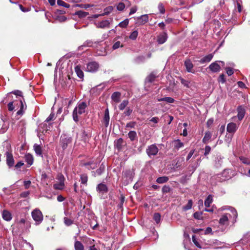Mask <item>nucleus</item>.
Segmentation results:
<instances>
[{"label":"nucleus","mask_w":250,"mask_h":250,"mask_svg":"<svg viewBox=\"0 0 250 250\" xmlns=\"http://www.w3.org/2000/svg\"><path fill=\"white\" fill-rule=\"evenodd\" d=\"M15 96L16 99L14 101L9 103L8 104V109L9 111H12L15 107L17 106V109L20 107V109L17 112V116H21L23 115L24 110L26 108L25 104H24V100L22 95V92L19 90H15L13 91Z\"/></svg>","instance_id":"nucleus-1"},{"label":"nucleus","mask_w":250,"mask_h":250,"mask_svg":"<svg viewBox=\"0 0 250 250\" xmlns=\"http://www.w3.org/2000/svg\"><path fill=\"white\" fill-rule=\"evenodd\" d=\"M231 214L226 213L222 215L219 220V224L220 226H228L229 225V221L233 218L232 223L234 224L236 222V219L237 217V211L234 209L232 208L231 209Z\"/></svg>","instance_id":"nucleus-2"},{"label":"nucleus","mask_w":250,"mask_h":250,"mask_svg":"<svg viewBox=\"0 0 250 250\" xmlns=\"http://www.w3.org/2000/svg\"><path fill=\"white\" fill-rule=\"evenodd\" d=\"M86 104L85 102L79 103L77 106L74 108L73 112V120L75 122H78V114L81 115L85 112Z\"/></svg>","instance_id":"nucleus-3"},{"label":"nucleus","mask_w":250,"mask_h":250,"mask_svg":"<svg viewBox=\"0 0 250 250\" xmlns=\"http://www.w3.org/2000/svg\"><path fill=\"white\" fill-rule=\"evenodd\" d=\"M31 215L32 218L36 222V225H39L42 222L43 216L39 209L36 208L34 209L31 212Z\"/></svg>","instance_id":"nucleus-4"},{"label":"nucleus","mask_w":250,"mask_h":250,"mask_svg":"<svg viewBox=\"0 0 250 250\" xmlns=\"http://www.w3.org/2000/svg\"><path fill=\"white\" fill-rule=\"evenodd\" d=\"M158 148L155 145H151L149 146L146 149V153L150 157L151 156L156 155L158 152Z\"/></svg>","instance_id":"nucleus-5"},{"label":"nucleus","mask_w":250,"mask_h":250,"mask_svg":"<svg viewBox=\"0 0 250 250\" xmlns=\"http://www.w3.org/2000/svg\"><path fill=\"white\" fill-rule=\"evenodd\" d=\"M54 116L55 115L54 113L50 114L48 117L47 118L45 122L40 125V127L43 129L42 130V133H44V132H46L47 130H49L47 126L46 123H49L50 121L53 120L54 118Z\"/></svg>","instance_id":"nucleus-6"},{"label":"nucleus","mask_w":250,"mask_h":250,"mask_svg":"<svg viewBox=\"0 0 250 250\" xmlns=\"http://www.w3.org/2000/svg\"><path fill=\"white\" fill-rule=\"evenodd\" d=\"M99 64L95 62H92L87 64L86 70L88 72H94L99 68Z\"/></svg>","instance_id":"nucleus-7"},{"label":"nucleus","mask_w":250,"mask_h":250,"mask_svg":"<svg viewBox=\"0 0 250 250\" xmlns=\"http://www.w3.org/2000/svg\"><path fill=\"white\" fill-rule=\"evenodd\" d=\"M134 172L130 170H126L124 172L123 178H125V181L127 183L131 182L134 176Z\"/></svg>","instance_id":"nucleus-8"},{"label":"nucleus","mask_w":250,"mask_h":250,"mask_svg":"<svg viewBox=\"0 0 250 250\" xmlns=\"http://www.w3.org/2000/svg\"><path fill=\"white\" fill-rule=\"evenodd\" d=\"M72 140L70 137H65V136L61 137V143L63 149H65L67 147L68 144H70Z\"/></svg>","instance_id":"nucleus-9"},{"label":"nucleus","mask_w":250,"mask_h":250,"mask_svg":"<svg viewBox=\"0 0 250 250\" xmlns=\"http://www.w3.org/2000/svg\"><path fill=\"white\" fill-rule=\"evenodd\" d=\"M238 126L234 123H230L228 124L227 126V131L228 132L234 134L237 130Z\"/></svg>","instance_id":"nucleus-10"},{"label":"nucleus","mask_w":250,"mask_h":250,"mask_svg":"<svg viewBox=\"0 0 250 250\" xmlns=\"http://www.w3.org/2000/svg\"><path fill=\"white\" fill-rule=\"evenodd\" d=\"M208 68L210 69V70L214 73L218 72L220 71L221 69L220 66L218 64V62H214L211 63L209 67Z\"/></svg>","instance_id":"nucleus-11"},{"label":"nucleus","mask_w":250,"mask_h":250,"mask_svg":"<svg viewBox=\"0 0 250 250\" xmlns=\"http://www.w3.org/2000/svg\"><path fill=\"white\" fill-rule=\"evenodd\" d=\"M138 23L139 25H143L147 22L149 20L148 15L145 14L137 18Z\"/></svg>","instance_id":"nucleus-12"},{"label":"nucleus","mask_w":250,"mask_h":250,"mask_svg":"<svg viewBox=\"0 0 250 250\" xmlns=\"http://www.w3.org/2000/svg\"><path fill=\"white\" fill-rule=\"evenodd\" d=\"M6 163L9 167L13 166L14 164V160L13 155L9 152H6Z\"/></svg>","instance_id":"nucleus-13"},{"label":"nucleus","mask_w":250,"mask_h":250,"mask_svg":"<svg viewBox=\"0 0 250 250\" xmlns=\"http://www.w3.org/2000/svg\"><path fill=\"white\" fill-rule=\"evenodd\" d=\"M97 191L100 193H104L108 191V188L106 185L103 183L99 184L97 187Z\"/></svg>","instance_id":"nucleus-14"},{"label":"nucleus","mask_w":250,"mask_h":250,"mask_svg":"<svg viewBox=\"0 0 250 250\" xmlns=\"http://www.w3.org/2000/svg\"><path fill=\"white\" fill-rule=\"evenodd\" d=\"M110 120L109 110L108 108H106L104 112V115L103 119V123L105 127H107L109 125Z\"/></svg>","instance_id":"nucleus-15"},{"label":"nucleus","mask_w":250,"mask_h":250,"mask_svg":"<svg viewBox=\"0 0 250 250\" xmlns=\"http://www.w3.org/2000/svg\"><path fill=\"white\" fill-rule=\"evenodd\" d=\"M2 217L4 220L6 221H10L12 218L11 213L7 210H3L2 213Z\"/></svg>","instance_id":"nucleus-16"},{"label":"nucleus","mask_w":250,"mask_h":250,"mask_svg":"<svg viewBox=\"0 0 250 250\" xmlns=\"http://www.w3.org/2000/svg\"><path fill=\"white\" fill-rule=\"evenodd\" d=\"M110 25V22L108 20H105L101 21L98 22L96 24V26L97 28H104L106 27H109Z\"/></svg>","instance_id":"nucleus-17"},{"label":"nucleus","mask_w":250,"mask_h":250,"mask_svg":"<svg viewBox=\"0 0 250 250\" xmlns=\"http://www.w3.org/2000/svg\"><path fill=\"white\" fill-rule=\"evenodd\" d=\"M237 117L239 120H242L245 114V110L242 106H240L237 108Z\"/></svg>","instance_id":"nucleus-18"},{"label":"nucleus","mask_w":250,"mask_h":250,"mask_svg":"<svg viewBox=\"0 0 250 250\" xmlns=\"http://www.w3.org/2000/svg\"><path fill=\"white\" fill-rule=\"evenodd\" d=\"M167 34L166 33H163L158 36L157 42L159 44H163L167 41Z\"/></svg>","instance_id":"nucleus-19"},{"label":"nucleus","mask_w":250,"mask_h":250,"mask_svg":"<svg viewBox=\"0 0 250 250\" xmlns=\"http://www.w3.org/2000/svg\"><path fill=\"white\" fill-rule=\"evenodd\" d=\"M96 43V42H93L91 40H87L85 41L82 45L79 46L78 49L80 50H83V48L84 47H93L94 46L93 44Z\"/></svg>","instance_id":"nucleus-20"},{"label":"nucleus","mask_w":250,"mask_h":250,"mask_svg":"<svg viewBox=\"0 0 250 250\" xmlns=\"http://www.w3.org/2000/svg\"><path fill=\"white\" fill-rule=\"evenodd\" d=\"M25 160L30 166L33 163L34 158L33 156L30 154L28 153L25 155Z\"/></svg>","instance_id":"nucleus-21"},{"label":"nucleus","mask_w":250,"mask_h":250,"mask_svg":"<svg viewBox=\"0 0 250 250\" xmlns=\"http://www.w3.org/2000/svg\"><path fill=\"white\" fill-rule=\"evenodd\" d=\"M120 97L121 93L118 92H115L112 94L111 98L115 102L119 103L120 102Z\"/></svg>","instance_id":"nucleus-22"},{"label":"nucleus","mask_w":250,"mask_h":250,"mask_svg":"<svg viewBox=\"0 0 250 250\" xmlns=\"http://www.w3.org/2000/svg\"><path fill=\"white\" fill-rule=\"evenodd\" d=\"M213 57V54H208V55L205 56L203 58H202L200 60V62L203 63H205V62H209L212 60Z\"/></svg>","instance_id":"nucleus-23"},{"label":"nucleus","mask_w":250,"mask_h":250,"mask_svg":"<svg viewBox=\"0 0 250 250\" xmlns=\"http://www.w3.org/2000/svg\"><path fill=\"white\" fill-rule=\"evenodd\" d=\"M33 147L34 150L37 155L41 156L42 155V147L40 145L35 144H34Z\"/></svg>","instance_id":"nucleus-24"},{"label":"nucleus","mask_w":250,"mask_h":250,"mask_svg":"<svg viewBox=\"0 0 250 250\" xmlns=\"http://www.w3.org/2000/svg\"><path fill=\"white\" fill-rule=\"evenodd\" d=\"M74 248L75 250H84L83 245L79 241H76L75 242Z\"/></svg>","instance_id":"nucleus-25"},{"label":"nucleus","mask_w":250,"mask_h":250,"mask_svg":"<svg viewBox=\"0 0 250 250\" xmlns=\"http://www.w3.org/2000/svg\"><path fill=\"white\" fill-rule=\"evenodd\" d=\"M75 71L78 77H79L81 79L83 77V71L81 69V68L79 65H77L75 67Z\"/></svg>","instance_id":"nucleus-26"},{"label":"nucleus","mask_w":250,"mask_h":250,"mask_svg":"<svg viewBox=\"0 0 250 250\" xmlns=\"http://www.w3.org/2000/svg\"><path fill=\"white\" fill-rule=\"evenodd\" d=\"M185 65L186 67L187 70L189 72H191L193 68V64L189 60H187L185 62Z\"/></svg>","instance_id":"nucleus-27"},{"label":"nucleus","mask_w":250,"mask_h":250,"mask_svg":"<svg viewBox=\"0 0 250 250\" xmlns=\"http://www.w3.org/2000/svg\"><path fill=\"white\" fill-rule=\"evenodd\" d=\"M212 202L213 197L211 195H209L205 201V206L206 207H209Z\"/></svg>","instance_id":"nucleus-28"},{"label":"nucleus","mask_w":250,"mask_h":250,"mask_svg":"<svg viewBox=\"0 0 250 250\" xmlns=\"http://www.w3.org/2000/svg\"><path fill=\"white\" fill-rule=\"evenodd\" d=\"M158 101L162 102L165 101L167 103H173L175 101L174 99L171 97H167L163 98L158 99Z\"/></svg>","instance_id":"nucleus-29"},{"label":"nucleus","mask_w":250,"mask_h":250,"mask_svg":"<svg viewBox=\"0 0 250 250\" xmlns=\"http://www.w3.org/2000/svg\"><path fill=\"white\" fill-rule=\"evenodd\" d=\"M64 187V183L62 181L59 182L58 183H56L54 185V188L56 189L62 190L63 189Z\"/></svg>","instance_id":"nucleus-30"},{"label":"nucleus","mask_w":250,"mask_h":250,"mask_svg":"<svg viewBox=\"0 0 250 250\" xmlns=\"http://www.w3.org/2000/svg\"><path fill=\"white\" fill-rule=\"evenodd\" d=\"M211 134L210 132L208 131L205 133V136L203 139V142L204 143H207L210 139Z\"/></svg>","instance_id":"nucleus-31"},{"label":"nucleus","mask_w":250,"mask_h":250,"mask_svg":"<svg viewBox=\"0 0 250 250\" xmlns=\"http://www.w3.org/2000/svg\"><path fill=\"white\" fill-rule=\"evenodd\" d=\"M168 180V178L167 176H162L157 179V182L159 184H163L167 182Z\"/></svg>","instance_id":"nucleus-32"},{"label":"nucleus","mask_w":250,"mask_h":250,"mask_svg":"<svg viewBox=\"0 0 250 250\" xmlns=\"http://www.w3.org/2000/svg\"><path fill=\"white\" fill-rule=\"evenodd\" d=\"M88 180V177L86 174H83L81 176V184L86 185Z\"/></svg>","instance_id":"nucleus-33"},{"label":"nucleus","mask_w":250,"mask_h":250,"mask_svg":"<svg viewBox=\"0 0 250 250\" xmlns=\"http://www.w3.org/2000/svg\"><path fill=\"white\" fill-rule=\"evenodd\" d=\"M64 223L67 226H70L73 224L74 221L70 218L65 217L63 218Z\"/></svg>","instance_id":"nucleus-34"},{"label":"nucleus","mask_w":250,"mask_h":250,"mask_svg":"<svg viewBox=\"0 0 250 250\" xmlns=\"http://www.w3.org/2000/svg\"><path fill=\"white\" fill-rule=\"evenodd\" d=\"M193 202L191 200H189L187 205L183 207V209L185 211L189 210L191 208Z\"/></svg>","instance_id":"nucleus-35"},{"label":"nucleus","mask_w":250,"mask_h":250,"mask_svg":"<svg viewBox=\"0 0 250 250\" xmlns=\"http://www.w3.org/2000/svg\"><path fill=\"white\" fill-rule=\"evenodd\" d=\"M128 135L130 140L133 141L135 139L137 136V134L136 132L134 131H130L128 133Z\"/></svg>","instance_id":"nucleus-36"},{"label":"nucleus","mask_w":250,"mask_h":250,"mask_svg":"<svg viewBox=\"0 0 250 250\" xmlns=\"http://www.w3.org/2000/svg\"><path fill=\"white\" fill-rule=\"evenodd\" d=\"M129 23V20L128 19H125L124 21H122V22H120L118 24V26L122 28H125L128 24Z\"/></svg>","instance_id":"nucleus-37"},{"label":"nucleus","mask_w":250,"mask_h":250,"mask_svg":"<svg viewBox=\"0 0 250 250\" xmlns=\"http://www.w3.org/2000/svg\"><path fill=\"white\" fill-rule=\"evenodd\" d=\"M128 104V101L127 100H124L122 102V103L119 105V108L120 110H123L125 108V107Z\"/></svg>","instance_id":"nucleus-38"},{"label":"nucleus","mask_w":250,"mask_h":250,"mask_svg":"<svg viewBox=\"0 0 250 250\" xmlns=\"http://www.w3.org/2000/svg\"><path fill=\"white\" fill-rule=\"evenodd\" d=\"M153 219L157 224H159L161 221V215L159 213H155L153 215Z\"/></svg>","instance_id":"nucleus-39"},{"label":"nucleus","mask_w":250,"mask_h":250,"mask_svg":"<svg viewBox=\"0 0 250 250\" xmlns=\"http://www.w3.org/2000/svg\"><path fill=\"white\" fill-rule=\"evenodd\" d=\"M57 4L59 5L62 6L66 8H69L70 5L62 0H57Z\"/></svg>","instance_id":"nucleus-40"},{"label":"nucleus","mask_w":250,"mask_h":250,"mask_svg":"<svg viewBox=\"0 0 250 250\" xmlns=\"http://www.w3.org/2000/svg\"><path fill=\"white\" fill-rule=\"evenodd\" d=\"M138 35V32L137 30L133 31L129 36V39L132 40H135Z\"/></svg>","instance_id":"nucleus-41"},{"label":"nucleus","mask_w":250,"mask_h":250,"mask_svg":"<svg viewBox=\"0 0 250 250\" xmlns=\"http://www.w3.org/2000/svg\"><path fill=\"white\" fill-rule=\"evenodd\" d=\"M158 10H159V12L160 13H161V14L165 13V8L164 4L160 2L158 4Z\"/></svg>","instance_id":"nucleus-42"},{"label":"nucleus","mask_w":250,"mask_h":250,"mask_svg":"<svg viewBox=\"0 0 250 250\" xmlns=\"http://www.w3.org/2000/svg\"><path fill=\"white\" fill-rule=\"evenodd\" d=\"M156 77V76L155 74L154 73H151L147 77L146 80L148 82L152 83L154 81Z\"/></svg>","instance_id":"nucleus-43"},{"label":"nucleus","mask_w":250,"mask_h":250,"mask_svg":"<svg viewBox=\"0 0 250 250\" xmlns=\"http://www.w3.org/2000/svg\"><path fill=\"white\" fill-rule=\"evenodd\" d=\"M123 143V140L122 138L119 139L116 142V147L118 149H120L122 147V146Z\"/></svg>","instance_id":"nucleus-44"},{"label":"nucleus","mask_w":250,"mask_h":250,"mask_svg":"<svg viewBox=\"0 0 250 250\" xmlns=\"http://www.w3.org/2000/svg\"><path fill=\"white\" fill-rule=\"evenodd\" d=\"M113 10L112 6H108L104 9V13L102 14V16L107 15Z\"/></svg>","instance_id":"nucleus-45"},{"label":"nucleus","mask_w":250,"mask_h":250,"mask_svg":"<svg viewBox=\"0 0 250 250\" xmlns=\"http://www.w3.org/2000/svg\"><path fill=\"white\" fill-rule=\"evenodd\" d=\"M175 146L176 148L179 149L184 146V144L179 140L175 141Z\"/></svg>","instance_id":"nucleus-46"},{"label":"nucleus","mask_w":250,"mask_h":250,"mask_svg":"<svg viewBox=\"0 0 250 250\" xmlns=\"http://www.w3.org/2000/svg\"><path fill=\"white\" fill-rule=\"evenodd\" d=\"M181 83L186 87H189L190 86V82L188 81H187L183 78H180Z\"/></svg>","instance_id":"nucleus-47"},{"label":"nucleus","mask_w":250,"mask_h":250,"mask_svg":"<svg viewBox=\"0 0 250 250\" xmlns=\"http://www.w3.org/2000/svg\"><path fill=\"white\" fill-rule=\"evenodd\" d=\"M125 8V4L123 2H120L117 5V9L119 11H123Z\"/></svg>","instance_id":"nucleus-48"},{"label":"nucleus","mask_w":250,"mask_h":250,"mask_svg":"<svg viewBox=\"0 0 250 250\" xmlns=\"http://www.w3.org/2000/svg\"><path fill=\"white\" fill-rule=\"evenodd\" d=\"M104 171V167H102L101 166L99 168H98L95 172V175H101L103 171Z\"/></svg>","instance_id":"nucleus-49"},{"label":"nucleus","mask_w":250,"mask_h":250,"mask_svg":"<svg viewBox=\"0 0 250 250\" xmlns=\"http://www.w3.org/2000/svg\"><path fill=\"white\" fill-rule=\"evenodd\" d=\"M192 240L193 241V242L194 243V244L198 248H201L202 247L200 245V244L199 243V242H198L197 240L196 239V237H195V235H193L192 236Z\"/></svg>","instance_id":"nucleus-50"},{"label":"nucleus","mask_w":250,"mask_h":250,"mask_svg":"<svg viewBox=\"0 0 250 250\" xmlns=\"http://www.w3.org/2000/svg\"><path fill=\"white\" fill-rule=\"evenodd\" d=\"M138 10V7L136 5H134L133 6V7H132L131 8H130V12L129 13V15H131L133 14H134L136 12V11H137Z\"/></svg>","instance_id":"nucleus-51"},{"label":"nucleus","mask_w":250,"mask_h":250,"mask_svg":"<svg viewBox=\"0 0 250 250\" xmlns=\"http://www.w3.org/2000/svg\"><path fill=\"white\" fill-rule=\"evenodd\" d=\"M171 190V188L168 186H164L162 188V192L163 193H168Z\"/></svg>","instance_id":"nucleus-52"},{"label":"nucleus","mask_w":250,"mask_h":250,"mask_svg":"<svg viewBox=\"0 0 250 250\" xmlns=\"http://www.w3.org/2000/svg\"><path fill=\"white\" fill-rule=\"evenodd\" d=\"M218 82L222 83H224L226 82V80L225 79V75L224 74H221L220 75L218 78Z\"/></svg>","instance_id":"nucleus-53"},{"label":"nucleus","mask_w":250,"mask_h":250,"mask_svg":"<svg viewBox=\"0 0 250 250\" xmlns=\"http://www.w3.org/2000/svg\"><path fill=\"white\" fill-rule=\"evenodd\" d=\"M122 46V45L121 44V42L119 41H118L116 42L113 45V49H116L118 48L119 47Z\"/></svg>","instance_id":"nucleus-54"},{"label":"nucleus","mask_w":250,"mask_h":250,"mask_svg":"<svg viewBox=\"0 0 250 250\" xmlns=\"http://www.w3.org/2000/svg\"><path fill=\"white\" fill-rule=\"evenodd\" d=\"M132 110L131 109H130V108L129 107H127L126 110H125V111L124 112V114L125 115V116H129L131 113H132Z\"/></svg>","instance_id":"nucleus-55"},{"label":"nucleus","mask_w":250,"mask_h":250,"mask_svg":"<svg viewBox=\"0 0 250 250\" xmlns=\"http://www.w3.org/2000/svg\"><path fill=\"white\" fill-rule=\"evenodd\" d=\"M211 150V148L209 146H206L205 147V155H207L209 154Z\"/></svg>","instance_id":"nucleus-56"},{"label":"nucleus","mask_w":250,"mask_h":250,"mask_svg":"<svg viewBox=\"0 0 250 250\" xmlns=\"http://www.w3.org/2000/svg\"><path fill=\"white\" fill-rule=\"evenodd\" d=\"M159 121V119L158 117H153L152 119H151L150 120V122H153L155 124L158 123Z\"/></svg>","instance_id":"nucleus-57"},{"label":"nucleus","mask_w":250,"mask_h":250,"mask_svg":"<svg viewBox=\"0 0 250 250\" xmlns=\"http://www.w3.org/2000/svg\"><path fill=\"white\" fill-rule=\"evenodd\" d=\"M201 213L198 212H196L193 214V216L195 219H199L201 217Z\"/></svg>","instance_id":"nucleus-58"},{"label":"nucleus","mask_w":250,"mask_h":250,"mask_svg":"<svg viewBox=\"0 0 250 250\" xmlns=\"http://www.w3.org/2000/svg\"><path fill=\"white\" fill-rule=\"evenodd\" d=\"M57 179L60 182H61V181L64 182V176L62 174H59L57 176Z\"/></svg>","instance_id":"nucleus-59"},{"label":"nucleus","mask_w":250,"mask_h":250,"mask_svg":"<svg viewBox=\"0 0 250 250\" xmlns=\"http://www.w3.org/2000/svg\"><path fill=\"white\" fill-rule=\"evenodd\" d=\"M227 73L229 76H231L233 73V71L232 69L230 68H227Z\"/></svg>","instance_id":"nucleus-60"},{"label":"nucleus","mask_w":250,"mask_h":250,"mask_svg":"<svg viewBox=\"0 0 250 250\" xmlns=\"http://www.w3.org/2000/svg\"><path fill=\"white\" fill-rule=\"evenodd\" d=\"M237 8L239 13L241 12L242 11V6L241 4L239 2H237Z\"/></svg>","instance_id":"nucleus-61"},{"label":"nucleus","mask_w":250,"mask_h":250,"mask_svg":"<svg viewBox=\"0 0 250 250\" xmlns=\"http://www.w3.org/2000/svg\"><path fill=\"white\" fill-rule=\"evenodd\" d=\"M237 83L238 86L241 88H244L246 87L245 84L242 82L239 81Z\"/></svg>","instance_id":"nucleus-62"},{"label":"nucleus","mask_w":250,"mask_h":250,"mask_svg":"<svg viewBox=\"0 0 250 250\" xmlns=\"http://www.w3.org/2000/svg\"><path fill=\"white\" fill-rule=\"evenodd\" d=\"M194 151L192 150L189 152L187 158V160H188L191 158L194 153Z\"/></svg>","instance_id":"nucleus-63"},{"label":"nucleus","mask_w":250,"mask_h":250,"mask_svg":"<svg viewBox=\"0 0 250 250\" xmlns=\"http://www.w3.org/2000/svg\"><path fill=\"white\" fill-rule=\"evenodd\" d=\"M31 184V181H26L24 182V185L26 188H28L30 185Z\"/></svg>","instance_id":"nucleus-64"}]
</instances>
